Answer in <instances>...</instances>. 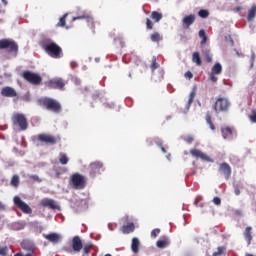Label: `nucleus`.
Masks as SVG:
<instances>
[{
    "label": "nucleus",
    "instance_id": "29",
    "mask_svg": "<svg viewBox=\"0 0 256 256\" xmlns=\"http://www.w3.org/2000/svg\"><path fill=\"white\" fill-rule=\"evenodd\" d=\"M192 61H193V63H196V65H198V67H201V65H203V62L201 61V56L199 55V52L193 53Z\"/></svg>",
    "mask_w": 256,
    "mask_h": 256
},
{
    "label": "nucleus",
    "instance_id": "51",
    "mask_svg": "<svg viewBox=\"0 0 256 256\" xmlns=\"http://www.w3.org/2000/svg\"><path fill=\"white\" fill-rule=\"evenodd\" d=\"M70 67L72 69H77V67H79V64H77V62H71Z\"/></svg>",
    "mask_w": 256,
    "mask_h": 256
},
{
    "label": "nucleus",
    "instance_id": "20",
    "mask_svg": "<svg viewBox=\"0 0 256 256\" xmlns=\"http://www.w3.org/2000/svg\"><path fill=\"white\" fill-rule=\"evenodd\" d=\"M211 73L214 75H221V73H223V66H221V63H215L211 69Z\"/></svg>",
    "mask_w": 256,
    "mask_h": 256
},
{
    "label": "nucleus",
    "instance_id": "53",
    "mask_svg": "<svg viewBox=\"0 0 256 256\" xmlns=\"http://www.w3.org/2000/svg\"><path fill=\"white\" fill-rule=\"evenodd\" d=\"M158 145H159V147L161 148L162 153H167V149H165V147H163V144H162V143H160V144H158Z\"/></svg>",
    "mask_w": 256,
    "mask_h": 256
},
{
    "label": "nucleus",
    "instance_id": "31",
    "mask_svg": "<svg viewBox=\"0 0 256 256\" xmlns=\"http://www.w3.org/2000/svg\"><path fill=\"white\" fill-rule=\"evenodd\" d=\"M206 123L212 131H215V124H213V120H211V112L206 113Z\"/></svg>",
    "mask_w": 256,
    "mask_h": 256
},
{
    "label": "nucleus",
    "instance_id": "50",
    "mask_svg": "<svg viewBox=\"0 0 256 256\" xmlns=\"http://www.w3.org/2000/svg\"><path fill=\"white\" fill-rule=\"evenodd\" d=\"M234 193L237 196L241 195V190L239 189V186H234Z\"/></svg>",
    "mask_w": 256,
    "mask_h": 256
},
{
    "label": "nucleus",
    "instance_id": "15",
    "mask_svg": "<svg viewBox=\"0 0 256 256\" xmlns=\"http://www.w3.org/2000/svg\"><path fill=\"white\" fill-rule=\"evenodd\" d=\"M196 19H197V16H195V14H190L185 16L182 20L183 29H189L191 25L195 23Z\"/></svg>",
    "mask_w": 256,
    "mask_h": 256
},
{
    "label": "nucleus",
    "instance_id": "3",
    "mask_svg": "<svg viewBox=\"0 0 256 256\" xmlns=\"http://www.w3.org/2000/svg\"><path fill=\"white\" fill-rule=\"evenodd\" d=\"M0 51H6V53L13 54L16 57L17 53H19V45L15 40L0 39Z\"/></svg>",
    "mask_w": 256,
    "mask_h": 256
},
{
    "label": "nucleus",
    "instance_id": "30",
    "mask_svg": "<svg viewBox=\"0 0 256 256\" xmlns=\"http://www.w3.org/2000/svg\"><path fill=\"white\" fill-rule=\"evenodd\" d=\"M196 95L197 93L195 92V90L190 93L188 102L186 104V111H189V109L191 108V105L193 104Z\"/></svg>",
    "mask_w": 256,
    "mask_h": 256
},
{
    "label": "nucleus",
    "instance_id": "52",
    "mask_svg": "<svg viewBox=\"0 0 256 256\" xmlns=\"http://www.w3.org/2000/svg\"><path fill=\"white\" fill-rule=\"evenodd\" d=\"M235 13H239V11H243V7L237 6L234 8Z\"/></svg>",
    "mask_w": 256,
    "mask_h": 256
},
{
    "label": "nucleus",
    "instance_id": "49",
    "mask_svg": "<svg viewBox=\"0 0 256 256\" xmlns=\"http://www.w3.org/2000/svg\"><path fill=\"white\" fill-rule=\"evenodd\" d=\"M184 77H186V79H193V73L191 71H187L184 74Z\"/></svg>",
    "mask_w": 256,
    "mask_h": 256
},
{
    "label": "nucleus",
    "instance_id": "23",
    "mask_svg": "<svg viewBox=\"0 0 256 256\" xmlns=\"http://www.w3.org/2000/svg\"><path fill=\"white\" fill-rule=\"evenodd\" d=\"M150 17H151V20L154 21V23H159V21L163 19V14L158 11H152Z\"/></svg>",
    "mask_w": 256,
    "mask_h": 256
},
{
    "label": "nucleus",
    "instance_id": "60",
    "mask_svg": "<svg viewBox=\"0 0 256 256\" xmlns=\"http://www.w3.org/2000/svg\"><path fill=\"white\" fill-rule=\"evenodd\" d=\"M3 77L2 76H0V79H2Z\"/></svg>",
    "mask_w": 256,
    "mask_h": 256
},
{
    "label": "nucleus",
    "instance_id": "36",
    "mask_svg": "<svg viewBox=\"0 0 256 256\" xmlns=\"http://www.w3.org/2000/svg\"><path fill=\"white\" fill-rule=\"evenodd\" d=\"M84 255H89L91 253V249H93V244H86L84 247H82Z\"/></svg>",
    "mask_w": 256,
    "mask_h": 256
},
{
    "label": "nucleus",
    "instance_id": "58",
    "mask_svg": "<svg viewBox=\"0 0 256 256\" xmlns=\"http://www.w3.org/2000/svg\"><path fill=\"white\" fill-rule=\"evenodd\" d=\"M246 256H255V255H253V254H246Z\"/></svg>",
    "mask_w": 256,
    "mask_h": 256
},
{
    "label": "nucleus",
    "instance_id": "2",
    "mask_svg": "<svg viewBox=\"0 0 256 256\" xmlns=\"http://www.w3.org/2000/svg\"><path fill=\"white\" fill-rule=\"evenodd\" d=\"M38 104L40 107L47 109V111H52V113H59L62 110L61 103L53 98H40Z\"/></svg>",
    "mask_w": 256,
    "mask_h": 256
},
{
    "label": "nucleus",
    "instance_id": "26",
    "mask_svg": "<svg viewBox=\"0 0 256 256\" xmlns=\"http://www.w3.org/2000/svg\"><path fill=\"white\" fill-rule=\"evenodd\" d=\"M156 246L158 249H165V247H169V239L164 238L162 240H158Z\"/></svg>",
    "mask_w": 256,
    "mask_h": 256
},
{
    "label": "nucleus",
    "instance_id": "54",
    "mask_svg": "<svg viewBox=\"0 0 256 256\" xmlns=\"http://www.w3.org/2000/svg\"><path fill=\"white\" fill-rule=\"evenodd\" d=\"M0 211H5V206L3 202H0Z\"/></svg>",
    "mask_w": 256,
    "mask_h": 256
},
{
    "label": "nucleus",
    "instance_id": "48",
    "mask_svg": "<svg viewBox=\"0 0 256 256\" xmlns=\"http://www.w3.org/2000/svg\"><path fill=\"white\" fill-rule=\"evenodd\" d=\"M212 201L214 205H221V198L219 197H214Z\"/></svg>",
    "mask_w": 256,
    "mask_h": 256
},
{
    "label": "nucleus",
    "instance_id": "32",
    "mask_svg": "<svg viewBox=\"0 0 256 256\" xmlns=\"http://www.w3.org/2000/svg\"><path fill=\"white\" fill-rule=\"evenodd\" d=\"M59 161H60L61 165H67L69 163V158L67 157V154L60 153Z\"/></svg>",
    "mask_w": 256,
    "mask_h": 256
},
{
    "label": "nucleus",
    "instance_id": "17",
    "mask_svg": "<svg viewBox=\"0 0 256 256\" xmlns=\"http://www.w3.org/2000/svg\"><path fill=\"white\" fill-rule=\"evenodd\" d=\"M1 95L3 97H17V91H15L13 88L6 86L2 88Z\"/></svg>",
    "mask_w": 256,
    "mask_h": 256
},
{
    "label": "nucleus",
    "instance_id": "55",
    "mask_svg": "<svg viewBox=\"0 0 256 256\" xmlns=\"http://www.w3.org/2000/svg\"><path fill=\"white\" fill-rule=\"evenodd\" d=\"M186 141H187V143H193V137H188V138L186 139Z\"/></svg>",
    "mask_w": 256,
    "mask_h": 256
},
{
    "label": "nucleus",
    "instance_id": "27",
    "mask_svg": "<svg viewBox=\"0 0 256 256\" xmlns=\"http://www.w3.org/2000/svg\"><path fill=\"white\" fill-rule=\"evenodd\" d=\"M139 238H133L132 239V244H131V249L133 251V253H139Z\"/></svg>",
    "mask_w": 256,
    "mask_h": 256
},
{
    "label": "nucleus",
    "instance_id": "33",
    "mask_svg": "<svg viewBox=\"0 0 256 256\" xmlns=\"http://www.w3.org/2000/svg\"><path fill=\"white\" fill-rule=\"evenodd\" d=\"M203 55H204L207 63H211L213 61V56L211 55L210 50H203Z\"/></svg>",
    "mask_w": 256,
    "mask_h": 256
},
{
    "label": "nucleus",
    "instance_id": "37",
    "mask_svg": "<svg viewBox=\"0 0 256 256\" xmlns=\"http://www.w3.org/2000/svg\"><path fill=\"white\" fill-rule=\"evenodd\" d=\"M198 15L202 19H207V17H209V11L205 10V9H201V10H199Z\"/></svg>",
    "mask_w": 256,
    "mask_h": 256
},
{
    "label": "nucleus",
    "instance_id": "18",
    "mask_svg": "<svg viewBox=\"0 0 256 256\" xmlns=\"http://www.w3.org/2000/svg\"><path fill=\"white\" fill-rule=\"evenodd\" d=\"M43 237L46 238L47 241H50V243H59V241L61 240V236L53 232L50 234H44Z\"/></svg>",
    "mask_w": 256,
    "mask_h": 256
},
{
    "label": "nucleus",
    "instance_id": "6",
    "mask_svg": "<svg viewBox=\"0 0 256 256\" xmlns=\"http://www.w3.org/2000/svg\"><path fill=\"white\" fill-rule=\"evenodd\" d=\"M12 123L20 127L21 131H27L29 128V122H27V118L23 114H15L12 117Z\"/></svg>",
    "mask_w": 256,
    "mask_h": 256
},
{
    "label": "nucleus",
    "instance_id": "14",
    "mask_svg": "<svg viewBox=\"0 0 256 256\" xmlns=\"http://www.w3.org/2000/svg\"><path fill=\"white\" fill-rule=\"evenodd\" d=\"M219 173L224 175L226 180H229L231 178V166L227 162H223L220 164L218 168Z\"/></svg>",
    "mask_w": 256,
    "mask_h": 256
},
{
    "label": "nucleus",
    "instance_id": "41",
    "mask_svg": "<svg viewBox=\"0 0 256 256\" xmlns=\"http://www.w3.org/2000/svg\"><path fill=\"white\" fill-rule=\"evenodd\" d=\"M9 252V248L7 246L0 247V256H7Z\"/></svg>",
    "mask_w": 256,
    "mask_h": 256
},
{
    "label": "nucleus",
    "instance_id": "10",
    "mask_svg": "<svg viewBox=\"0 0 256 256\" xmlns=\"http://www.w3.org/2000/svg\"><path fill=\"white\" fill-rule=\"evenodd\" d=\"M46 85L48 89H59L60 91H63V89H65V81H63V79L61 78L49 80Z\"/></svg>",
    "mask_w": 256,
    "mask_h": 256
},
{
    "label": "nucleus",
    "instance_id": "42",
    "mask_svg": "<svg viewBox=\"0 0 256 256\" xmlns=\"http://www.w3.org/2000/svg\"><path fill=\"white\" fill-rule=\"evenodd\" d=\"M155 69H159V63H157V59L153 58L152 64H151V70L155 71Z\"/></svg>",
    "mask_w": 256,
    "mask_h": 256
},
{
    "label": "nucleus",
    "instance_id": "40",
    "mask_svg": "<svg viewBox=\"0 0 256 256\" xmlns=\"http://www.w3.org/2000/svg\"><path fill=\"white\" fill-rule=\"evenodd\" d=\"M159 233H161V229L155 228V229H153V230L151 231V237H152L153 239H156V238L158 237Z\"/></svg>",
    "mask_w": 256,
    "mask_h": 256
},
{
    "label": "nucleus",
    "instance_id": "35",
    "mask_svg": "<svg viewBox=\"0 0 256 256\" xmlns=\"http://www.w3.org/2000/svg\"><path fill=\"white\" fill-rule=\"evenodd\" d=\"M19 183H20V180H19V175H14L11 179V182H10V185H12V187H19Z\"/></svg>",
    "mask_w": 256,
    "mask_h": 256
},
{
    "label": "nucleus",
    "instance_id": "47",
    "mask_svg": "<svg viewBox=\"0 0 256 256\" xmlns=\"http://www.w3.org/2000/svg\"><path fill=\"white\" fill-rule=\"evenodd\" d=\"M215 75L217 74L210 73V81H212V83H217V77Z\"/></svg>",
    "mask_w": 256,
    "mask_h": 256
},
{
    "label": "nucleus",
    "instance_id": "44",
    "mask_svg": "<svg viewBox=\"0 0 256 256\" xmlns=\"http://www.w3.org/2000/svg\"><path fill=\"white\" fill-rule=\"evenodd\" d=\"M29 179H32V181H35L36 183H41V179L37 175H30Z\"/></svg>",
    "mask_w": 256,
    "mask_h": 256
},
{
    "label": "nucleus",
    "instance_id": "13",
    "mask_svg": "<svg viewBox=\"0 0 256 256\" xmlns=\"http://www.w3.org/2000/svg\"><path fill=\"white\" fill-rule=\"evenodd\" d=\"M41 207H48L49 209H52L53 211L57 210L60 211L61 207L55 202V200L51 198H44L40 201Z\"/></svg>",
    "mask_w": 256,
    "mask_h": 256
},
{
    "label": "nucleus",
    "instance_id": "11",
    "mask_svg": "<svg viewBox=\"0 0 256 256\" xmlns=\"http://www.w3.org/2000/svg\"><path fill=\"white\" fill-rule=\"evenodd\" d=\"M190 155H192L195 159H201V161H206L207 163H213V159H211L207 154L203 153V151L193 148L190 150Z\"/></svg>",
    "mask_w": 256,
    "mask_h": 256
},
{
    "label": "nucleus",
    "instance_id": "5",
    "mask_svg": "<svg viewBox=\"0 0 256 256\" xmlns=\"http://www.w3.org/2000/svg\"><path fill=\"white\" fill-rule=\"evenodd\" d=\"M37 139L40 143H45L46 145H57L61 141V136L42 133L38 135Z\"/></svg>",
    "mask_w": 256,
    "mask_h": 256
},
{
    "label": "nucleus",
    "instance_id": "1",
    "mask_svg": "<svg viewBox=\"0 0 256 256\" xmlns=\"http://www.w3.org/2000/svg\"><path fill=\"white\" fill-rule=\"evenodd\" d=\"M40 45L47 55L52 57V59H61V57H63V48H61V46L55 43L52 39L44 38Z\"/></svg>",
    "mask_w": 256,
    "mask_h": 256
},
{
    "label": "nucleus",
    "instance_id": "45",
    "mask_svg": "<svg viewBox=\"0 0 256 256\" xmlns=\"http://www.w3.org/2000/svg\"><path fill=\"white\" fill-rule=\"evenodd\" d=\"M223 253V247H218L217 251L212 254V256H221Z\"/></svg>",
    "mask_w": 256,
    "mask_h": 256
},
{
    "label": "nucleus",
    "instance_id": "34",
    "mask_svg": "<svg viewBox=\"0 0 256 256\" xmlns=\"http://www.w3.org/2000/svg\"><path fill=\"white\" fill-rule=\"evenodd\" d=\"M199 37L202 39L200 44L205 45V43H207V35L205 34V30L202 29L199 31Z\"/></svg>",
    "mask_w": 256,
    "mask_h": 256
},
{
    "label": "nucleus",
    "instance_id": "43",
    "mask_svg": "<svg viewBox=\"0 0 256 256\" xmlns=\"http://www.w3.org/2000/svg\"><path fill=\"white\" fill-rule=\"evenodd\" d=\"M252 123H256V110H252V114L249 116Z\"/></svg>",
    "mask_w": 256,
    "mask_h": 256
},
{
    "label": "nucleus",
    "instance_id": "61",
    "mask_svg": "<svg viewBox=\"0 0 256 256\" xmlns=\"http://www.w3.org/2000/svg\"><path fill=\"white\" fill-rule=\"evenodd\" d=\"M129 77H131V74H129Z\"/></svg>",
    "mask_w": 256,
    "mask_h": 256
},
{
    "label": "nucleus",
    "instance_id": "16",
    "mask_svg": "<svg viewBox=\"0 0 256 256\" xmlns=\"http://www.w3.org/2000/svg\"><path fill=\"white\" fill-rule=\"evenodd\" d=\"M72 249L75 253L81 252V249H83V241H81V237L74 236L72 239Z\"/></svg>",
    "mask_w": 256,
    "mask_h": 256
},
{
    "label": "nucleus",
    "instance_id": "25",
    "mask_svg": "<svg viewBox=\"0 0 256 256\" xmlns=\"http://www.w3.org/2000/svg\"><path fill=\"white\" fill-rule=\"evenodd\" d=\"M255 17H256V6L254 5L248 10L247 21L251 22L253 21V19H255Z\"/></svg>",
    "mask_w": 256,
    "mask_h": 256
},
{
    "label": "nucleus",
    "instance_id": "19",
    "mask_svg": "<svg viewBox=\"0 0 256 256\" xmlns=\"http://www.w3.org/2000/svg\"><path fill=\"white\" fill-rule=\"evenodd\" d=\"M135 231V224L129 223L128 225L122 226V233L129 235V233H133Z\"/></svg>",
    "mask_w": 256,
    "mask_h": 256
},
{
    "label": "nucleus",
    "instance_id": "56",
    "mask_svg": "<svg viewBox=\"0 0 256 256\" xmlns=\"http://www.w3.org/2000/svg\"><path fill=\"white\" fill-rule=\"evenodd\" d=\"M2 3H3L4 5H7V0H2Z\"/></svg>",
    "mask_w": 256,
    "mask_h": 256
},
{
    "label": "nucleus",
    "instance_id": "4",
    "mask_svg": "<svg viewBox=\"0 0 256 256\" xmlns=\"http://www.w3.org/2000/svg\"><path fill=\"white\" fill-rule=\"evenodd\" d=\"M230 106L231 103L227 98H218L213 105V109L215 113H227Z\"/></svg>",
    "mask_w": 256,
    "mask_h": 256
},
{
    "label": "nucleus",
    "instance_id": "22",
    "mask_svg": "<svg viewBox=\"0 0 256 256\" xmlns=\"http://www.w3.org/2000/svg\"><path fill=\"white\" fill-rule=\"evenodd\" d=\"M79 19H85L86 21H93V16H91V14L84 12L83 14L74 17L72 19V21H79Z\"/></svg>",
    "mask_w": 256,
    "mask_h": 256
},
{
    "label": "nucleus",
    "instance_id": "46",
    "mask_svg": "<svg viewBox=\"0 0 256 256\" xmlns=\"http://www.w3.org/2000/svg\"><path fill=\"white\" fill-rule=\"evenodd\" d=\"M21 247H22V249H24L25 251H31V250H32L31 247H27V242H22V243H21Z\"/></svg>",
    "mask_w": 256,
    "mask_h": 256
},
{
    "label": "nucleus",
    "instance_id": "24",
    "mask_svg": "<svg viewBox=\"0 0 256 256\" xmlns=\"http://www.w3.org/2000/svg\"><path fill=\"white\" fill-rule=\"evenodd\" d=\"M223 139H229L233 135V129L231 127H225L221 129Z\"/></svg>",
    "mask_w": 256,
    "mask_h": 256
},
{
    "label": "nucleus",
    "instance_id": "38",
    "mask_svg": "<svg viewBox=\"0 0 256 256\" xmlns=\"http://www.w3.org/2000/svg\"><path fill=\"white\" fill-rule=\"evenodd\" d=\"M66 19H67V14L63 15V17L60 18L57 24L58 27H65Z\"/></svg>",
    "mask_w": 256,
    "mask_h": 256
},
{
    "label": "nucleus",
    "instance_id": "28",
    "mask_svg": "<svg viewBox=\"0 0 256 256\" xmlns=\"http://www.w3.org/2000/svg\"><path fill=\"white\" fill-rule=\"evenodd\" d=\"M150 39L153 43H159V41H163V37L159 32H154L150 35Z\"/></svg>",
    "mask_w": 256,
    "mask_h": 256
},
{
    "label": "nucleus",
    "instance_id": "57",
    "mask_svg": "<svg viewBox=\"0 0 256 256\" xmlns=\"http://www.w3.org/2000/svg\"><path fill=\"white\" fill-rule=\"evenodd\" d=\"M60 173L58 172V173H56V177H57V179H59V177H60Z\"/></svg>",
    "mask_w": 256,
    "mask_h": 256
},
{
    "label": "nucleus",
    "instance_id": "21",
    "mask_svg": "<svg viewBox=\"0 0 256 256\" xmlns=\"http://www.w3.org/2000/svg\"><path fill=\"white\" fill-rule=\"evenodd\" d=\"M252 229L253 228L251 226H248V227H246L245 232H244V237H245L248 245H251V241L253 240V236L251 235Z\"/></svg>",
    "mask_w": 256,
    "mask_h": 256
},
{
    "label": "nucleus",
    "instance_id": "9",
    "mask_svg": "<svg viewBox=\"0 0 256 256\" xmlns=\"http://www.w3.org/2000/svg\"><path fill=\"white\" fill-rule=\"evenodd\" d=\"M13 201H14V205H16V207L18 209H20V211L22 213H26V214L33 213V210L31 209V207H29V205H27V203H25L23 200H21V197L15 196Z\"/></svg>",
    "mask_w": 256,
    "mask_h": 256
},
{
    "label": "nucleus",
    "instance_id": "59",
    "mask_svg": "<svg viewBox=\"0 0 256 256\" xmlns=\"http://www.w3.org/2000/svg\"><path fill=\"white\" fill-rule=\"evenodd\" d=\"M105 256H112L111 254H106Z\"/></svg>",
    "mask_w": 256,
    "mask_h": 256
},
{
    "label": "nucleus",
    "instance_id": "8",
    "mask_svg": "<svg viewBox=\"0 0 256 256\" xmlns=\"http://www.w3.org/2000/svg\"><path fill=\"white\" fill-rule=\"evenodd\" d=\"M71 183L74 189H85L86 180L85 176L75 173L71 177Z\"/></svg>",
    "mask_w": 256,
    "mask_h": 256
},
{
    "label": "nucleus",
    "instance_id": "7",
    "mask_svg": "<svg viewBox=\"0 0 256 256\" xmlns=\"http://www.w3.org/2000/svg\"><path fill=\"white\" fill-rule=\"evenodd\" d=\"M22 77L25 79V81H28V83H31L32 85H40L43 81V78H41L39 74L33 73L29 70L24 71Z\"/></svg>",
    "mask_w": 256,
    "mask_h": 256
},
{
    "label": "nucleus",
    "instance_id": "12",
    "mask_svg": "<svg viewBox=\"0 0 256 256\" xmlns=\"http://www.w3.org/2000/svg\"><path fill=\"white\" fill-rule=\"evenodd\" d=\"M88 169L91 177H97V175H101V171H103V164L99 161L92 162Z\"/></svg>",
    "mask_w": 256,
    "mask_h": 256
},
{
    "label": "nucleus",
    "instance_id": "39",
    "mask_svg": "<svg viewBox=\"0 0 256 256\" xmlns=\"http://www.w3.org/2000/svg\"><path fill=\"white\" fill-rule=\"evenodd\" d=\"M146 29H148V31H153V21L149 18H146Z\"/></svg>",
    "mask_w": 256,
    "mask_h": 256
}]
</instances>
